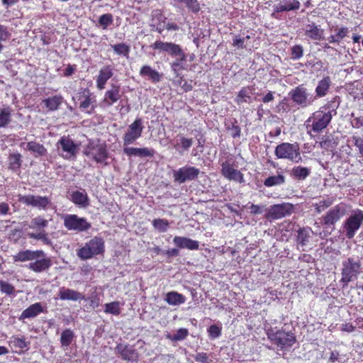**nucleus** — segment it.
Returning <instances> with one entry per match:
<instances>
[{
  "label": "nucleus",
  "instance_id": "1",
  "mask_svg": "<svg viewBox=\"0 0 363 363\" xmlns=\"http://www.w3.org/2000/svg\"><path fill=\"white\" fill-rule=\"evenodd\" d=\"M337 106L333 101H328L318 111L313 112L306 121V126L308 134L319 133L328 127L333 116L337 114Z\"/></svg>",
  "mask_w": 363,
  "mask_h": 363
},
{
  "label": "nucleus",
  "instance_id": "2",
  "mask_svg": "<svg viewBox=\"0 0 363 363\" xmlns=\"http://www.w3.org/2000/svg\"><path fill=\"white\" fill-rule=\"evenodd\" d=\"M265 332L267 338L279 350L290 348L297 341L295 333L293 330H288L286 324L281 328L277 326H267Z\"/></svg>",
  "mask_w": 363,
  "mask_h": 363
},
{
  "label": "nucleus",
  "instance_id": "3",
  "mask_svg": "<svg viewBox=\"0 0 363 363\" xmlns=\"http://www.w3.org/2000/svg\"><path fill=\"white\" fill-rule=\"evenodd\" d=\"M82 153L97 164L104 166L108 165L107 160L109 157V152L106 143H101L99 140H89L87 144L84 147Z\"/></svg>",
  "mask_w": 363,
  "mask_h": 363
},
{
  "label": "nucleus",
  "instance_id": "4",
  "mask_svg": "<svg viewBox=\"0 0 363 363\" xmlns=\"http://www.w3.org/2000/svg\"><path fill=\"white\" fill-rule=\"evenodd\" d=\"M104 252V240L101 237L95 236L77 250V255L82 260H87L103 255Z\"/></svg>",
  "mask_w": 363,
  "mask_h": 363
},
{
  "label": "nucleus",
  "instance_id": "5",
  "mask_svg": "<svg viewBox=\"0 0 363 363\" xmlns=\"http://www.w3.org/2000/svg\"><path fill=\"white\" fill-rule=\"evenodd\" d=\"M58 155L67 160H74L79 152V145L69 135L62 136L56 143Z\"/></svg>",
  "mask_w": 363,
  "mask_h": 363
},
{
  "label": "nucleus",
  "instance_id": "6",
  "mask_svg": "<svg viewBox=\"0 0 363 363\" xmlns=\"http://www.w3.org/2000/svg\"><path fill=\"white\" fill-rule=\"evenodd\" d=\"M274 154L279 159L289 160L296 163L302 160L297 143H281L276 147Z\"/></svg>",
  "mask_w": 363,
  "mask_h": 363
},
{
  "label": "nucleus",
  "instance_id": "7",
  "mask_svg": "<svg viewBox=\"0 0 363 363\" xmlns=\"http://www.w3.org/2000/svg\"><path fill=\"white\" fill-rule=\"evenodd\" d=\"M360 262L352 257H349L342 262V277L340 280V282L342 284V288L347 287L350 281L357 278L360 273Z\"/></svg>",
  "mask_w": 363,
  "mask_h": 363
},
{
  "label": "nucleus",
  "instance_id": "8",
  "mask_svg": "<svg viewBox=\"0 0 363 363\" xmlns=\"http://www.w3.org/2000/svg\"><path fill=\"white\" fill-rule=\"evenodd\" d=\"M346 214V205L340 203L330 208L320 218V223L324 228L335 230V224Z\"/></svg>",
  "mask_w": 363,
  "mask_h": 363
},
{
  "label": "nucleus",
  "instance_id": "9",
  "mask_svg": "<svg viewBox=\"0 0 363 363\" xmlns=\"http://www.w3.org/2000/svg\"><path fill=\"white\" fill-rule=\"evenodd\" d=\"M63 225L67 230L77 233L88 231L91 224L84 217H79L77 214H65L62 216Z\"/></svg>",
  "mask_w": 363,
  "mask_h": 363
},
{
  "label": "nucleus",
  "instance_id": "10",
  "mask_svg": "<svg viewBox=\"0 0 363 363\" xmlns=\"http://www.w3.org/2000/svg\"><path fill=\"white\" fill-rule=\"evenodd\" d=\"M289 95L296 105L303 108L312 105L315 99V96L310 94L303 84L291 89Z\"/></svg>",
  "mask_w": 363,
  "mask_h": 363
},
{
  "label": "nucleus",
  "instance_id": "11",
  "mask_svg": "<svg viewBox=\"0 0 363 363\" xmlns=\"http://www.w3.org/2000/svg\"><path fill=\"white\" fill-rule=\"evenodd\" d=\"M144 128L143 119L139 117L136 118L134 121L128 125L123 136L124 146L133 144L139 139L142 136Z\"/></svg>",
  "mask_w": 363,
  "mask_h": 363
},
{
  "label": "nucleus",
  "instance_id": "12",
  "mask_svg": "<svg viewBox=\"0 0 363 363\" xmlns=\"http://www.w3.org/2000/svg\"><path fill=\"white\" fill-rule=\"evenodd\" d=\"M363 223V211L357 209L343 223V229L346 233V236L352 239L356 234Z\"/></svg>",
  "mask_w": 363,
  "mask_h": 363
},
{
  "label": "nucleus",
  "instance_id": "13",
  "mask_svg": "<svg viewBox=\"0 0 363 363\" xmlns=\"http://www.w3.org/2000/svg\"><path fill=\"white\" fill-rule=\"evenodd\" d=\"M199 174V169L186 165L173 171V179L174 182L183 184L188 181L197 179Z\"/></svg>",
  "mask_w": 363,
  "mask_h": 363
},
{
  "label": "nucleus",
  "instance_id": "14",
  "mask_svg": "<svg viewBox=\"0 0 363 363\" xmlns=\"http://www.w3.org/2000/svg\"><path fill=\"white\" fill-rule=\"evenodd\" d=\"M294 206L289 203H283L281 204H274L270 206L265 214V218L268 220H278L286 216L291 215L293 212Z\"/></svg>",
  "mask_w": 363,
  "mask_h": 363
},
{
  "label": "nucleus",
  "instance_id": "15",
  "mask_svg": "<svg viewBox=\"0 0 363 363\" xmlns=\"http://www.w3.org/2000/svg\"><path fill=\"white\" fill-rule=\"evenodd\" d=\"M116 354L123 360L130 363H138L140 354L134 345L118 343L116 348Z\"/></svg>",
  "mask_w": 363,
  "mask_h": 363
},
{
  "label": "nucleus",
  "instance_id": "16",
  "mask_svg": "<svg viewBox=\"0 0 363 363\" xmlns=\"http://www.w3.org/2000/svg\"><path fill=\"white\" fill-rule=\"evenodd\" d=\"M80 101L79 108L88 115H91L95 112L96 107V96L88 89H84L78 97Z\"/></svg>",
  "mask_w": 363,
  "mask_h": 363
},
{
  "label": "nucleus",
  "instance_id": "17",
  "mask_svg": "<svg viewBox=\"0 0 363 363\" xmlns=\"http://www.w3.org/2000/svg\"><path fill=\"white\" fill-rule=\"evenodd\" d=\"M18 201L26 206H31L44 210L47 209L50 203V200L47 196L34 195L19 196Z\"/></svg>",
  "mask_w": 363,
  "mask_h": 363
},
{
  "label": "nucleus",
  "instance_id": "18",
  "mask_svg": "<svg viewBox=\"0 0 363 363\" xmlns=\"http://www.w3.org/2000/svg\"><path fill=\"white\" fill-rule=\"evenodd\" d=\"M121 89L120 85L111 84L110 89L106 91L101 104L104 107H110L117 103L121 98Z\"/></svg>",
  "mask_w": 363,
  "mask_h": 363
},
{
  "label": "nucleus",
  "instance_id": "19",
  "mask_svg": "<svg viewBox=\"0 0 363 363\" xmlns=\"http://www.w3.org/2000/svg\"><path fill=\"white\" fill-rule=\"evenodd\" d=\"M220 173L229 181H233L240 184L245 182L243 174L240 170L235 169L233 165L228 161H225L221 164Z\"/></svg>",
  "mask_w": 363,
  "mask_h": 363
},
{
  "label": "nucleus",
  "instance_id": "20",
  "mask_svg": "<svg viewBox=\"0 0 363 363\" xmlns=\"http://www.w3.org/2000/svg\"><path fill=\"white\" fill-rule=\"evenodd\" d=\"M34 262H30L27 268L35 273H41L48 271L52 265L51 259L44 255L37 257Z\"/></svg>",
  "mask_w": 363,
  "mask_h": 363
},
{
  "label": "nucleus",
  "instance_id": "21",
  "mask_svg": "<svg viewBox=\"0 0 363 363\" xmlns=\"http://www.w3.org/2000/svg\"><path fill=\"white\" fill-rule=\"evenodd\" d=\"M150 47L155 50H159L169 54L174 57L176 54L179 51L181 46L172 42H163L162 40H156Z\"/></svg>",
  "mask_w": 363,
  "mask_h": 363
},
{
  "label": "nucleus",
  "instance_id": "22",
  "mask_svg": "<svg viewBox=\"0 0 363 363\" xmlns=\"http://www.w3.org/2000/svg\"><path fill=\"white\" fill-rule=\"evenodd\" d=\"M57 296L62 301H78L86 300V296L84 294L65 286L60 288Z\"/></svg>",
  "mask_w": 363,
  "mask_h": 363
},
{
  "label": "nucleus",
  "instance_id": "23",
  "mask_svg": "<svg viewBox=\"0 0 363 363\" xmlns=\"http://www.w3.org/2000/svg\"><path fill=\"white\" fill-rule=\"evenodd\" d=\"M300 6L301 4L298 0L280 1L279 3L274 5V13L272 14V16L275 18V13L298 10L299 9Z\"/></svg>",
  "mask_w": 363,
  "mask_h": 363
},
{
  "label": "nucleus",
  "instance_id": "24",
  "mask_svg": "<svg viewBox=\"0 0 363 363\" xmlns=\"http://www.w3.org/2000/svg\"><path fill=\"white\" fill-rule=\"evenodd\" d=\"M139 74L143 78H147L153 84H157L162 80L163 74L153 69L150 65H143L139 71Z\"/></svg>",
  "mask_w": 363,
  "mask_h": 363
},
{
  "label": "nucleus",
  "instance_id": "25",
  "mask_svg": "<svg viewBox=\"0 0 363 363\" xmlns=\"http://www.w3.org/2000/svg\"><path fill=\"white\" fill-rule=\"evenodd\" d=\"M113 72L111 65H106L101 68L96 77V87L99 90L105 89L107 82L113 77Z\"/></svg>",
  "mask_w": 363,
  "mask_h": 363
},
{
  "label": "nucleus",
  "instance_id": "26",
  "mask_svg": "<svg viewBox=\"0 0 363 363\" xmlns=\"http://www.w3.org/2000/svg\"><path fill=\"white\" fill-rule=\"evenodd\" d=\"M178 54H176V57L177 58L174 60L170 65L171 68L173 72L175 74L176 77H179L180 71L186 69V55L183 51L182 48L179 49V51L177 52Z\"/></svg>",
  "mask_w": 363,
  "mask_h": 363
},
{
  "label": "nucleus",
  "instance_id": "27",
  "mask_svg": "<svg viewBox=\"0 0 363 363\" xmlns=\"http://www.w3.org/2000/svg\"><path fill=\"white\" fill-rule=\"evenodd\" d=\"M45 312V311L42 303L40 302H37L31 304L26 309L23 310L18 319L19 320H24L25 319L34 318L39 314Z\"/></svg>",
  "mask_w": 363,
  "mask_h": 363
},
{
  "label": "nucleus",
  "instance_id": "28",
  "mask_svg": "<svg viewBox=\"0 0 363 363\" xmlns=\"http://www.w3.org/2000/svg\"><path fill=\"white\" fill-rule=\"evenodd\" d=\"M44 255V252L42 250H26L19 251L15 255H13L14 262H26L33 261L37 257Z\"/></svg>",
  "mask_w": 363,
  "mask_h": 363
},
{
  "label": "nucleus",
  "instance_id": "29",
  "mask_svg": "<svg viewBox=\"0 0 363 363\" xmlns=\"http://www.w3.org/2000/svg\"><path fill=\"white\" fill-rule=\"evenodd\" d=\"M174 244L180 249L197 250L199 248V242L197 240L182 236H175L173 239Z\"/></svg>",
  "mask_w": 363,
  "mask_h": 363
},
{
  "label": "nucleus",
  "instance_id": "30",
  "mask_svg": "<svg viewBox=\"0 0 363 363\" xmlns=\"http://www.w3.org/2000/svg\"><path fill=\"white\" fill-rule=\"evenodd\" d=\"M124 153L129 156H137L139 157H152L155 155V150L148 147H128L123 149Z\"/></svg>",
  "mask_w": 363,
  "mask_h": 363
},
{
  "label": "nucleus",
  "instance_id": "31",
  "mask_svg": "<svg viewBox=\"0 0 363 363\" xmlns=\"http://www.w3.org/2000/svg\"><path fill=\"white\" fill-rule=\"evenodd\" d=\"M152 26H155V30L159 33L164 30V23L167 18L161 9H155L152 12Z\"/></svg>",
  "mask_w": 363,
  "mask_h": 363
},
{
  "label": "nucleus",
  "instance_id": "32",
  "mask_svg": "<svg viewBox=\"0 0 363 363\" xmlns=\"http://www.w3.org/2000/svg\"><path fill=\"white\" fill-rule=\"evenodd\" d=\"M324 30L321 29L315 23L308 24L306 26L305 35L313 40H321L323 39Z\"/></svg>",
  "mask_w": 363,
  "mask_h": 363
},
{
  "label": "nucleus",
  "instance_id": "33",
  "mask_svg": "<svg viewBox=\"0 0 363 363\" xmlns=\"http://www.w3.org/2000/svg\"><path fill=\"white\" fill-rule=\"evenodd\" d=\"M69 200L75 205L82 207L89 206V197L84 190L83 191H74L70 194Z\"/></svg>",
  "mask_w": 363,
  "mask_h": 363
},
{
  "label": "nucleus",
  "instance_id": "34",
  "mask_svg": "<svg viewBox=\"0 0 363 363\" xmlns=\"http://www.w3.org/2000/svg\"><path fill=\"white\" fill-rule=\"evenodd\" d=\"M63 102V97L61 95H55L42 101L48 111H57Z\"/></svg>",
  "mask_w": 363,
  "mask_h": 363
},
{
  "label": "nucleus",
  "instance_id": "35",
  "mask_svg": "<svg viewBox=\"0 0 363 363\" xmlns=\"http://www.w3.org/2000/svg\"><path fill=\"white\" fill-rule=\"evenodd\" d=\"M331 86V79L329 76L324 77L320 81L318 82V84L315 88V97L321 98L325 96L330 87Z\"/></svg>",
  "mask_w": 363,
  "mask_h": 363
},
{
  "label": "nucleus",
  "instance_id": "36",
  "mask_svg": "<svg viewBox=\"0 0 363 363\" xmlns=\"http://www.w3.org/2000/svg\"><path fill=\"white\" fill-rule=\"evenodd\" d=\"M165 301L172 306L183 304L186 302V297L177 291H169L166 294Z\"/></svg>",
  "mask_w": 363,
  "mask_h": 363
},
{
  "label": "nucleus",
  "instance_id": "37",
  "mask_svg": "<svg viewBox=\"0 0 363 363\" xmlns=\"http://www.w3.org/2000/svg\"><path fill=\"white\" fill-rule=\"evenodd\" d=\"M335 31L334 35H330L328 38L330 43L339 44L350 32L349 28L345 26L338 28Z\"/></svg>",
  "mask_w": 363,
  "mask_h": 363
},
{
  "label": "nucleus",
  "instance_id": "38",
  "mask_svg": "<svg viewBox=\"0 0 363 363\" xmlns=\"http://www.w3.org/2000/svg\"><path fill=\"white\" fill-rule=\"evenodd\" d=\"M311 174V169L302 166H295L292 168L291 175L297 180H304Z\"/></svg>",
  "mask_w": 363,
  "mask_h": 363
},
{
  "label": "nucleus",
  "instance_id": "39",
  "mask_svg": "<svg viewBox=\"0 0 363 363\" xmlns=\"http://www.w3.org/2000/svg\"><path fill=\"white\" fill-rule=\"evenodd\" d=\"M9 169L13 172L19 171L21 164V155L20 153H12L9 156Z\"/></svg>",
  "mask_w": 363,
  "mask_h": 363
},
{
  "label": "nucleus",
  "instance_id": "40",
  "mask_svg": "<svg viewBox=\"0 0 363 363\" xmlns=\"http://www.w3.org/2000/svg\"><path fill=\"white\" fill-rule=\"evenodd\" d=\"M27 150L35 154V157L44 156L47 154V149L44 145L35 141L28 142L27 143Z\"/></svg>",
  "mask_w": 363,
  "mask_h": 363
},
{
  "label": "nucleus",
  "instance_id": "41",
  "mask_svg": "<svg viewBox=\"0 0 363 363\" xmlns=\"http://www.w3.org/2000/svg\"><path fill=\"white\" fill-rule=\"evenodd\" d=\"M74 337L75 335L73 330L69 328L65 329L62 332L60 339L61 346L63 347H69L73 342Z\"/></svg>",
  "mask_w": 363,
  "mask_h": 363
},
{
  "label": "nucleus",
  "instance_id": "42",
  "mask_svg": "<svg viewBox=\"0 0 363 363\" xmlns=\"http://www.w3.org/2000/svg\"><path fill=\"white\" fill-rule=\"evenodd\" d=\"M285 183V177L283 174L279 173L275 176H269L264 181V185L267 187L281 185Z\"/></svg>",
  "mask_w": 363,
  "mask_h": 363
},
{
  "label": "nucleus",
  "instance_id": "43",
  "mask_svg": "<svg viewBox=\"0 0 363 363\" xmlns=\"http://www.w3.org/2000/svg\"><path fill=\"white\" fill-rule=\"evenodd\" d=\"M11 112L9 106L0 109V128H5L11 123Z\"/></svg>",
  "mask_w": 363,
  "mask_h": 363
},
{
  "label": "nucleus",
  "instance_id": "44",
  "mask_svg": "<svg viewBox=\"0 0 363 363\" xmlns=\"http://www.w3.org/2000/svg\"><path fill=\"white\" fill-rule=\"evenodd\" d=\"M48 225V220L43 217L38 216L32 218L30 221V228L39 230H44Z\"/></svg>",
  "mask_w": 363,
  "mask_h": 363
},
{
  "label": "nucleus",
  "instance_id": "45",
  "mask_svg": "<svg viewBox=\"0 0 363 363\" xmlns=\"http://www.w3.org/2000/svg\"><path fill=\"white\" fill-rule=\"evenodd\" d=\"M252 89L250 86L242 87L238 92L235 101L238 104L247 103V99L250 98Z\"/></svg>",
  "mask_w": 363,
  "mask_h": 363
},
{
  "label": "nucleus",
  "instance_id": "46",
  "mask_svg": "<svg viewBox=\"0 0 363 363\" xmlns=\"http://www.w3.org/2000/svg\"><path fill=\"white\" fill-rule=\"evenodd\" d=\"M227 130L230 131V135L233 138H239L241 135V128L238 124L236 118H233L228 124H225Z\"/></svg>",
  "mask_w": 363,
  "mask_h": 363
},
{
  "label": "nucleus",
  "instance_id": "47",
  "mask_svg": "<svg viewBox=\"0 0 363 363\" xmlns=\"http://www.w3.org/2000/svg\"><path fill=\"white\" fill-rule=\"evenodd\" d=\"M104 312L107 314L114 315H120L121 312V303L119 301H113L104 305Z\"/></svg>",
  "mask_w": 363,
  "mask_h": 363
},
{
  "label": "nucleus",
  "instance_id": "48",
  "mask_svg": "<svg viewBox=\"0 0 363 363\" xmlns=\"http://www.w3.org/2000/svg\"><path fill=\"white\" fill-rule=\"evenodd\" d=\"M309 229L301 228L298 230L296 242L301 246L306 245L309 240L310 232Z\"/></svg>",
  "mask_w": 363,
  "mask_h": 363
},
{
  "label": "nucleus",
  "instance_id": "49",
  "mask_svg": "<svg viewBox=\"0 0 363 363\" xmlns=\"http://www.w3.org/2000/svg\"><path fill=\"white\" fill-rule=\"evenodd\" d=\"M111 48L116 54L123 55L126 57H128L130 51V47L124 43L113 45H111Z\"/></svg>",
  "mask_w": 363,
  "mask_h": 363
},
{
  "label": "nucleus",
  "instance_id": "50",
  "mask_svg": "<svg viewBox=\"0 0 363 363\" xmlns=\"http://www.w3.org/2000/svg\"><path fill=\"white\" fill-rule=\"evenodd\" d=\"M10 344L15 348L23 350L28 347L30 342L26 341V338L25 337H18L13 336L11 338Z\"/></svg>",
  "mask_w": 363,
  "mask_h": 363
},
{
  "label": "nucleus",
  "instance_id": "51",
  "mask_svg": "<svg viewBox=\"0 0 363 363\" xmlns=\"http://www.w3.org/2000/svg\"><path fill=\"white\" fill-rule=\"evenodd\" d=\"M193 138L181 136L179 138V143L174 145V147L177 150H182L183 151L188 150L193 145Z\"/></svg>",
  "mask_w": 363,
  "mask_h": 363
},
{
  "label": "nucleus",
  "instance_id": "52",
  "mask_svg": "<svg viewBox=\"0 0 363 363\" xmlns=\"http://www.w3.org/2000/svg\"><path fill=\"white\" fill-rule=\"evenodd\" d=\"M153 227L161 233L166 232L169 228V221L163 218H155L152 220Z\"/></svg>",
  "mask_w": 363,
  "mask_h": 363
},
{
  "label": "nucleus",
  "instance_id": "53",
  "mask_svg": "<svg viewBox=\"0 0 363 363\" xmlns=\"http://www.w3.org/2000/svg\"><path fill=\"white\" fill-rule=\"evenodd\" d=\"M189 331L186 328H179L174 335H168L167 337L172 342L183 340L187 337Z\"/></svg>",
  "mask_w": 363,
  "mask_h": 363
},
{
  "label": "nucleus",
  "instance_id": "54",
  "mask_svg": "<svg viewBox=\"0 0 363 363\" xmlns=\"http://www.w3.org/2000/svg\"><path fill=\"white\" fill-rule=\"evenodd\" d=\"M0 291L7 296H11L15 293V287L6 281L0 280Z\"/></svg>",
  "mask_w": 363,
  "mask_h": 363
},
{
  "label": "nucleus",
  "instance_id": "55",
  "mask_svg": "<svg viewBox=\"0 0 363 363\" xmlns=\"http://www.w3.org/2000/svg\"><path fill=\"white\" fill-rule=\"evenodd\" d=\"M28 237L30 238H33V239H35V240H40L45 245H50L51 244V240L48 238V233H46L45 232V230L40 231V232L37 233H28Z\"/></svg>",
  "mask_w": 363,
  "mask_h": 363
},
{
  "label": "nucleus",
  "instance_id": "56",
  "mask_svg": "<svg viewBox=\"0 0 363 363\" xmlns=\"http://www.w3.org/2000/svg\"><path fill=\"white\" fill-rule=\"evenodd\" d=\"M11 33L6 26L0 24V53L4 49L2 42H5L9 39Z\"/></svg>",
  "mask_w": 363,
  "mask_h": 363
},
{
  "label": "nucleus",
  "instance_id": "57",
  "mask_svg": "<svg viewBox=\"0 0 363 363\" xmlns=\"http://www.w3.org/2000/svg\"><path fill=\"white\" fill-rule=\"evenodd\" d=\"M113 18L111 13L103 14L99 18V23L102 26L103 29H106L108 26L113 23Z\"/></svg>",
  "mask_w": 363,
  "mask_h": 363
},
{
  "label": "nucleus",
  "instance_id": "58",
  "mask_svg": "<svg viewBox=\"0 0 363 363\" xmlns=\"http://www.w3.org/2000/svg\"><path fill=\"white\" fill-rule=\"evenodd\" d=\"M186 7L191 12L197 13L201 10V6L198 0H184Z\"/></svg>",
  "mask_w": 363,
  "mask_h": 363
},
{
  "label": "nucleus",
  "instance_id": "59",
  "mask_svg": "<svg viewBox=\"0 0 363 363\" xmlns=\"http://www.w3.org/2000/svg\"><path fill=\"white\" fill-rule=\"evenodd\" d=\"M186 7L191 12L197 13L201 10V6L198 0H184Z\"/></svg>",
  "mask_w": 363,
  "mask_h": 363
},
{
  "label": "nucleus",
  "instance_id": "60",
  "mask_svg": "<svg viewBox=\"0 0 363 363\" xmlns=\"http://www.w3.org/2000/svg\"><path fill=\"white\" fill-rule=\"evenodd\" d=\"M303 55V48L301 45H296L291 48V58L298 60Z\"/></svg>",
  "mask_w": 363,
  "mask_h": 363
},
{
  "label": "nucleus",
  "instance_id": "61",
  "mask_svg": "<svg viewBox=\"0 0 363 363\" xmlns=\"http://www.w3.org/2000/svg\"><path fill=\"white\" fill-rule=\"evenodd\" d=\"M208 336L211 339L218 338L221 335L222 328L221 327L214 324L211 325L207 330Z\"/></svg>",
  "mask_w": 363,
  "mask_h": 363
},
{
  "label": "nucleus",
  "instance_id": "62",
  "mask_svg": "<svg viewBox=\"0 0 363 363\" xmlns=\"http://www.w3.org/2000/svg\"><path fill=\"white\" fill-rule=\"evenodd\" d=\"M178 84L181 86L182 89L184 92H188L192 90L193 85H192V80L186 81L184 80V77L182 75H179L178 77Z\"/></svg>",
  "mask_w": 363,
  "mask_h": 363
},
{
  "label": "nucleus",
  "instance_id": "63",
  "mask_svg": "<svg viewBox=\"0 0 363 363\" xmlns=\"http://www.w3.org/2000/svg\"><path fill=\"white\" fill-rule=\"evenodd\" d=\"M195 360L200 363H213V360L210 359L209 354L206 352H198L195 357Z\"/></svg>",
  "mask_w": 363,
  "mask_h": 363
},
{
  "label": "nucleus",
  "instance_id": "64",
  "mask_svg": "<svg viewBox=\"0 0 363 363\" xmlns=\"http://www.w3.org/2000/svg\"><path fill=\"white\" fill-rule=\"evenodd\" d=\"M332 143V139H330V137L323 136L319 145L321 148L328 150L330 148L333 147Z\"/></svg>",
  "mask_w": 363,
  "mask_h": 363
}]
</instances>
